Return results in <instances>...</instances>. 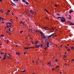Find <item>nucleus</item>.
<instances>
[{"label": "nucleus", "instance_id": "obj_1", "mask_svg": "<svg viewBox=\"0 0 74 74\" xmlns=\"http://www.w3.org/2000/svg\"><path fill=\"white\" fill-rule=\"evenodd\" d=\"M61 22H66V19H65V18L63 17L61 18Z\"/></svg>", "mask_w": 74, "mask_h": 74}, {"label": "nucleus", "instance_id": "obj_2", "mask_svg": "<svg viewBox=\"0 0 74 74\" xmlns=\"http://www.w3.org/2000/svg\"><path fill=\"white\" fill-rule=\"evenodd\" d=\"M49 42L48 41H47V47H46L45 48V49H48V47H49Z\"/></svg>", "mask_w": 74, "mask_h": 74}, {"label": "nucleus", "instance_id": "obj_3", "mask_svg": "<svg viewBox=\"0 0 74 74\" xmlns=\"http://www.w3.org/2000/svg\"><path fill=\"white\" fill-rule=\"evenodd\" d=\"M43 29H45V30H48V29H49V28H48V27H43Z\"/></svg>", "mask_w": 74, "mask_h": 74}, {"label": "nucleus", "instance_id": "obj_4", "mask_svg": "<svg viewBox=\"0 0 74 74\" xmlns=\"http://www.w3.org/2000/svg\"><path fill=\"white\" fill-rule=\"evenodd\" d=\"M41 36H42V38H43L44 39V38L46 37L44 36V35L43 34H41Z\"/></svg>", "mask_w": 74, "mask_h": 74}, {"label": "nucleus", "instance_id": "obj_5", "mask_svg": "<svg viewBox=\"0 0 74 74\" xmlns=\"http://www.w3.org/2000/svg\"><path fill=\"white\" fill-rule=\"evenodd\" d=\"M30 12L32 14H34V11L31 10H30Z\"/></svg>", "mask_w": 74, "mask_h": 74}, {"label": "nucleus", "instance_id": "obj_6", "mask_svg": "<svg viewBox=\"0 0 74 74\" xmlns=\"http://www.w3.org/2000/svg\"><path fill=\"white\" fill-rule=\"evenodd\" d=\"M68 23H69V25H74V24L73 23H71V22L70 21H68Z\"/></svg>", "mask_w": 74, "mask_h": 74}, {"label": "nucleus", "instance_id": "obj_7", "mask_svg": "<svg viewBox=\"0 0 74 74\" xmlns=\"http://www.w3.org/2000/svg\"><path fill=\"white\" fill-rule=\"evenodd\" d=\"M43 44L42 43L41 45H39V47H40L41 48H42L43 47Z\"/></svg>", "mask_w": 74, "mask_h": 74}, {"label": "nucleus", "instance_id": "obj_8", "mask_svg": "<svg viewBox=\"0 0 74 74\" xmlns=\"http://www.w3.org/2000/svg\"><path fill=\"white\" fill-rule=\"evenodd\" d=\"M53 34L51 35H50V36H49L48 37V38H51L52 36H53Z\"/></svg>", "mask_w": 74, "mask_h": 74}, {"label": "nucleus", "instance_id": "obj_9", "mask_svg": "<svg viewBox=\"0 0 74 74\" xmlns=\"http://www.w3.org/2000/svg\"><path fill=\"white\" fill-rule=\"evenodd\" d=\"M55 6L56 7H59V5H55Z\"/></svg>", "mask_w": 74, "mask_h": 74}, {"label": "nucleus", "instance_id": "obj_10", "mask_svg": "<svg viewBox=\"0 0 74 74\" xmlns=\"http://www.w3.org/2000/svg\"><path fill=\"white\" fill-rule=\"evenodd\" d=\"M40 47V45H36V46L35 47V48H38V47Z\"/></svg>", "mask_w": 74, "mask_h": 74}, {"label": "nucleus", "instance_id": "obj_11", "mask_svg": "<svg viewBox=\"0 0 74 74\" xmlns=\"http://www.w3.org/2000/svg\"><path fill=\"white\" fill-rule=\"evenodd\" d=\"M73 12V10H70L69 11V13H70V14H71V13Z\"/></svg>", "mask_w": 74, "mask_h": 74}, {"label": "nucleus", "instance_id": "obj_12", "mask_svg": "<svg viewBox=\"0 0 74 74\" xmlns=\"http://www.w3.org/2000/svg\"><path fill=\"white\" fill-rule=\"evenodd\" d=\"M55 30V28H51V29H49V30Z\"/></svg>", "mask_w": 74, "mask_h": 74}, {"label": "nucleus", "instance_id": "obj_13", "mask_svg": "<svg viewBox=\"0 0 74 74\" xmlns=\"http://www.w3.org/2000/svg\"><path fill=\"white\" fill-rule=\"evenodd\" d=\"M24 49H27L28 47H24Z\"/></svg>", "mask_w": 74, "mask_h": 74}, {"label": "nucleus", "instance_id": "obj_14", "mask_svg": "<svg viewBox=\"0 0 74 74\" xmlns=\"http://www.w3.org/2000/svg\"><path fill=\"white\" fill-rule=\"evenodd\" d=\"M5 14H6V15H7L9 14V13L8 12H7L6 13H5Z\"/></svg>", "mask_w": 74, "mask_h": 74}, {"label": "nucleus", "instance_id": "obj_15", "mask_svg": "<svg viewBox=\"0 0 74 74\" xmlns=\"http://www.w3.org/2000/svg\"><path fill=\"white\" fill-rule=\"evenodd\" d=\"M22 1L24 3H26V0H23Z\"/></svg>", "mask_w": 74, "mask_h": 74}, {"label": "nucleus", "instance_id": "obj_16", "mask_svg": "<svg viewBox=\"0 0 74 74\" xmlns=\"http://www.w3.org/2000/svg\"><path fill=\"white\" fill-rule=\"evenodd\" d=\"M25 4H27V5H29V3H28L27 2H26L25 3Z\"/></svg>", "mask_w": 74, "mask_h": 74}, {"label": "nucleus", "instance_id": "obj_17", "mask_svg": "<svg viewBox=\"0 0 74 74\" xmlns=\"http://www.w3.org/2000/svg\"><path fill=\"white\" fill-rule=\"evenodd\" d=\"M38 42L37 41H36L35 42V43H36V44H38Z\"/></svg>", "mask_w": 74, "mask_h": 74}, {"label": "nucleus", "instance_id": "obj_18", "mask_svg": "<svg viewBox=\"0 0 74 74\" xmlns=\"http://www.w3.org/2000/svg\"><path fill=\"white\" fill-rule=\"evenodd\" d=\"M11 3H12V4H13L14 5H15V3H13L12 2H11Z\"/></svg>", "mask_w": 74, "mask_h": 74}, {"label": "nucleus", "instance_id": "obj_19", "mask_svg": "<svg viewBox=\"0 0 74 74\" xmlns=\"http://www.w3.org/2000/svg\"><path fill=\"white\" fill-rule=\"evenodd\" d=\"M5 58H6V57H4L3 58V60H5Z\"/></svg>", "mask_w": 74, "mask_h": 74}, {"label": "nucleus", "instance_id": "obj_20", "mask_svg": "<svg viewBox=\"0 0 74 74\" xmlns=\"http://www.w3.org/2000/svg\"><path fill=\"white\" fill-rule=\"evenodd\" d=\"M66 56L65 55H64V56H63L64 58H66Z\"/></svg>", "mask_w": 74, "mask_h": 74}, {"label": "nucleus", "instance_id": "obj_21", "mask_svg": "<svg viewBox=\"0 0 74 74\" xmlns=\"http://www.w3.org/2000/svg\"><path fill=\"white\" fill-rule=\"evenodd\" d=\"M26 71V70L25 69L24 71H23V73H25Z\"/></svg>", "mask_w": 74, "mask_h": 74}, {"label": "nucleus", "instance_id": "obj_22", "mask_svg": "<svg viewBox=\"0 0 74 74\" xmlns=\"http://www.w3.org/2000/svg\"><path fill=\"white\" fill-rule=\"evenodd\" d=\"M13 1H19V0H13Z\"/></svg>", "mask_w": 74, "mask_h": 74}, {"label": "nucleus", "instance_id": "obj_23", "mask_svg": "<svg viewBox=\"0 0 74 74\" xmlns=\"http://www.w3.org/2000/svg\"><path fill=\"white\" fill-rule=\"evenodd\" d=\"M25 11L26 12V14H27V13L28 12V10H25Z\"/></svg>", "mask_w": 74, "mask_h": 74}, {"label": "nucleus", "instance_id": "obj_24", "mask_svg": "<svg viewBox=\"0 0 74 74\" xmlns=\"http://www.w3.org/2000/svg\"><path fill=\"white\" fill-rule=\"evenodd\" d=\"M4 19V18H1V17H0V19Z\"/></svg>", "mask_w": 74, "mask_h": 74}, {"label": "nucleus", "instance_id": "obj_25", "mask_svg": "<svg viewBox=\"0 0 74 74\" xmlns=\"http://www.w3.org/2000/svg\"><path fill=\"white\" fill-rule=\"evenodd\" d=\"M45 11H46L48 13H49L48 12V11H47V10L45 9Z\"/></svg>", "mask_w": 74, "mask_h": 74}, {"label": "nucleus", "instance_id": "obj_26", "mask_svg": "<svg viewBox=\"0 0 74 74\" xmlns=\"http://www.w3.org/2000/svg\"><path fill=\"white\" fill-rule=\"evenodd\" d=\"M8 24H9L10 25H11V23L9 22Z\"/></svg>", "mask_w": 74, "mask_h": 74}, {"label": "nucleus", "instance_id": "obj_27", "mask_svg": "<svg viewBox=\"0 0 74 74\" xmlns=\"http://www.w3.org/2000/svg\"><path fill=\"white\" fill-rule=\"evenodd\" d=\"M71 48V49H74V47L73 46H72Z\"/></svg>", "mask_w": 74, "mask_h": 74}, {"label": "nucleus", "instance_id": "obj_28", "mask_svg": "<svg viewBox=\"0 0 74 74\" xmlns=\"http://www.w3.org/2000/svg\"><path fill=\"white\" fill-rule=\"evenodd\" d=\"M22 32H23V31H21L20 32V33H21V34H22Z\"/></svg>", "mask_w": 74, "mask_h": 74}, {"label": "nucleus", "instance_id": "obj_29", "mask_svg": "<svg viewBox=\"0 0 74 74\" xmlns=\"http://www.w3.org/2000/svg\"><path fill=\"white\" fill-rule=\"evenodd\" d=\"M48 64H50V66H51V63H50V62L48 63Z\"/></svg>", "mask_w": 74, "mask_h": 74}, {"label": "nucleus", "instance_id": "obj_30", "mask_svg": "<svg viewBox=\"0 0 74 74\" xmlns=\"http://www.w3.org/2000/svg\"><path fill=\"white\" fill-rule=\"evenodd\" d=\"M55 62H57L58 61V60H57V59H56L55 60Z\"/></svg>", "mask_w": 74, "mask_h": 74}, {"label": "nucleus", "instance_id": "obj_31", "mask_svg": "<svg viewBox=\"0 0 74 74\" xmlns=\"http://www.w3.org/2000/svg\"><path fill=\"white\" fill-rule=\"evenodd\" d=\"M4 54H5V55L4 56H6V57H7V56H6V54H5V53H4Z\"/></svg>", "mask_w": 74, "mask_h": 74}, {"label": "nucleus", "instance_id": "obj_32", "mask_svg": "<svg viewBox=\"0 0 74 74\" xmlns=\"http://www.w3.org/2000/svg\"><path fill=\"white\" fill-rule=\"evenodd\" d=\"M3 36H4V35H1V37H3Z\"/></svg>", "mask_w": 74, "mask_h": 74}, {"label": "nucleus", "instance_id": "obj_33", "mask_svg": "<svg viewBox=\"0 0 74 74\" xmlns=\"http://www.w3.org/2000/svg\"><path fill=\"white\" fill-rule=\"evenodd\" d=\"M22 23L24 25V23H23L22 21H21V23H20L21 24Z\"/></svg>", "mask_w": 74, "mask_h": 74}, {"label": "nucleus", "instance_id": "obj_34", "mask_svg": "<svg viewBox=\"0 0 74 74\" xmlns=\"http://www.w3.org/2000/svg\"><path fill=\"white\" fill-rule=\"evenodd\" d=\"M26 53H27V52H25L24 53V55H25Z\"/></svg>", "mask_w": 74, "mask_h": 74}, {"label": "nucleus", "instance_id": "obj_35", "mask_svg": "<svg viewBox=\"0 0 74 74\" xmlns=\"http://www.w3.org/2000/svg\"><path fill=\"white\" fill-rule=\"evenodd\" d=\"M30 48H32V47H28V49H30Z\"/></svg>", "mask_w": 74, "mask_h": 74}, {"label": "nucleus", "instance_id": "obj_36", "mask_svg": "<svg viewBox=\"0 0 74 74\" xmlns=\"http://www.w3.org/2000/svg\"><path fill=\"white\" fill-rule=\"evenodd\" d=\"M67 51H70V49H67Z\"/></svg>", "mask_w": 74, "mask_h": 74}, {"label": "nucleus", "instance_id": "obj_37", "mask_svg": "<svg viewBox=\"0 0 74 74\" xmlns=\"http://www.w3.org/2000/svg\"><path fill=\"white\" fill-rule=\"evenodd\" d=\"M6 58H7V59H8V58H9V57L7 56V57H6Z\"/></svg>", "mask_w": 74, "mask_h": 74}, {"label": "nucleus", "instance_id": "obj_38", "mask_svg": "<svg viewBox=\"0 0 74 74\" xmlns=\"http://www.w3.org/2000/svg\"><path fill=\"white\" fill-rule=\"evenodd\" d=\"M1 12H3V11L2 10H1Z\"/></svg>", "mask_w": 74, "mask_h": 74}, {"label": "nucleus", "instance_id": "obj_39", "mask_svg": "<svg viewBox=\"0 0 74 74\" xmlns=\"http://www.w3.org/2000/svg\"><path fill=\"white\" fill-rule=\"evenodd\" d=\"M58 18H60V19H62V17H59Z\"/></svg>", "mask_w": 74, "mask_h": 74}, {"label": "nucleus", "instance_id": "obj_40", "mask_svg": "<svg viewBox=\"0 0 74 74\" xmlns=\"http://www.w3.org/2000/svg\"><path fill=\"white\" fill-rule=\"evenodd\" d=\"M20 54V53H17L18 55H19Z\"/></svg>", "mask_w": 74, "mask_h": 74}, {"label": "nucleus", "instance_id": "obj_41", "mask_svg": "<svg viewBox=\"0 0 74 74\" xmlns=\"http://www.w3.org/2000/svg\"><path fill=\"white\" fill-rule=\"evenodd\" d=\"M58 67H59V66H57L56 67V68H57Z\"/></svg>", "mask_w": 74, "mask_h": 74}, {"label": "nucleus", "instance_id": "obj_42", "mask_svg": "<svg viewBox=\"0 0 74 74\" xmlns=\"http://www.w3.org/2000/svg\"><path fill=\"white\" fill-rule=\"evenodd\" d=\"M64 64H65V66H66V65H67V63H64Z\"/></svg>", "mask_w": 74, "mask_h": 74}, {"label": "nucleus", "instance_id": "obj_43", "mask_svg": "<svg viewBox=\"0 0 74 74\" xmlns=\"http://www.w3.org/2000/svg\"><path fill=\"white\" fill-rule=\"evenodd\" d=\"M74 61V59H72V62H73V61Z\"/></svg>", "mask_w": 74, "mask_h": 74}, {"label": "nucleus", "instance_id": "obj_44", "mask_svg": "<svg viewBox=\"0 0 74 74\" xmlns=\"http://www.w3.org/2000/svg\"><path fill=\"white\" fill-rule=\"evenodd\" d=\"M40 33H41V34H43L42 32H40Z\"/></svg>", "mask_w": 74, "mask_h": 74}, {"label": "nucleus", "instance_id": "obj_45", "mask_svg": "<svg viewBox=\"0 0 74 74\" xmlns=\"http://www.w3.org/2000/svg\"><path fill=\"white\" fill-rule=\"evenodd\" d=\"M1 55H2V54H4V53H2L1 52Z\"/></svg>", "mask_w": 74, "mask_h": 74}, {"label": "nucleus", "instance_id": "obj_46", "mask_svg": "<svg viewBox=\"0 0 74 74\" xmlns=\"http://www.w3.org/2000/svg\"><path fill=\"white\" fill-rule=\"evenodd\" d=\"M68 19H71V18H68Z\"/></svg>", "mask_w": 74, "mask_h": 74}, {"label": "nucleus", "instance_id": "obj_47", "mask_svg": "<svg viewBox=\"0 0 74 74\" xmlns=\"http://www.w3.org/2000/svg\"><path fill=\"white\" fill-rule=\"evenodd\" d=\"M50 42V43H51V44H52V42Z\"/></svg>", "mask_w": 74, "mask_h": 74}, {"label": "nucleus", "instance_id": "obj_48", "mask_svg": "<svg viewBox=\"0 0 74 74\" xmlns=\"http://www.w3.org/2000/svg\"><path fill=\"white\" fill-rule=\"evenodd\" d=\"M65 47L66 48V49H67V48H68L67 47H66V46H65Z\"/></svg>", "mask_w": 74, "mask_h": 74}, {"label": "nucleus", "instance_id": "obj_49", "mask_svg": "<svg viewBox=\"0 0 74 74\" xmlns=\"http://www.w3.org/2000/svg\"><path fill=\"white\" fill-rule=\"evenodd\" d=\"M2 23H4V22H1Z\"/></svg>", "mask_w": 74, "mask_h": 74}, {"label": "nucleus", "instance_id": "obj_50", "mask_svg": "<svg viewBox=\"0 0 74 74\" xmlns=\"http://www.w3.org/2000/svg\"><path fill=\"white\" fill-rule=\"evenodd\" d=\"M6 27H10L9 26H7Z\"/></svg>", "mask_w": 74, "mask_h": 74}, {"label": "nucleus", "instance_id": "obj_51", "mask_svg": "<svg viewBox=\"0 0 74 74\" xmlns=\"http://www.w3.org/2000/svg\"><path fill=\"white\" fill-rule=\"evenodd\" d=\"M53 70H54V69H53H53H52V71H53Z\"/></svg>", "mask_w": 74, "mask_h": 74}, {"label": "nucleus", "instance_id": "obj_52", "mask_svg": "<svg viewBox=\"0 0 74 74\" xmlns=\"http://www.w3.org/2000/svg\"><path fill=\"white\" fill-rule=\"evenodd\" d=\"M8 55H9L10 56V57L11 56H10V54H8Z\"/></svg>", "mask_w": 74, "mask_h": 74}, {"label": "nucleus", "instance_id": "obj_53", "mask_svg": "<svg viewBox=\"0 0 74 74\" xmlns=\"http://www.w3.org/2000/svg\"><path fill=\"white\" fill-rule=\"evenodd\" d=\"M31 32H32H32H33V31H32V29H31Z\"/></svg>", "mask_w": 74, "mask_h": 74}, {"label": "nucleus", "instance_id": "obj_54", "mask_svg": "<svg viewBox=\"0 0 74 74\" xmlns=\"http://www.w3.org/2000/svg\"><path fill=\"white\" fill-rule=\"evenodd\" d=\"M8 12H10V10H8Z\"/></svg>", "mask_w": 74, "mask_h": 74}, {"label": "nucleus", "instance_id": "obj_55", "mask_svg": "<svg viewBox=\"0 0 74 74\" xmlns=\"http://www.w3.org/2000/svg\"><path fill=\"white\" fill-rule=\"evenodd\" d=\"M57 15H60L59 14H57Z\"/></svg>", "mask_w": 74, "mask_h": 74}, {"label": "nucleus", "instance_id": "obj_56", "mask_svg": "<svg viewBox=\"0 0 74 74\" xmlns=\"http://www.w3.org/2000/svg\"><path fill=\"white\" fill-rule=\"evenodd\" d=\"M54 36H55V37H58V36L56 35H55Z\"/></svg>", "mask_w": 74, "mask_h": 74}, {"label": "nucleus", "instance_id": "obj_57", "mask_svg": "<svg viewBox=\"0 0 74 74\" xmlns=\"http://www.w3.org/2000/svg\"><path fill=\"white\" fill-rule=\"evenodd\" d=\"M62 45H61V46H60V47H62Z\"/></svg>", "mask_w": 74, "mask_h": 74}, {"label": "nucleus", "instance_id": "obj_58", "mask_svg": "<svg viewBox=\"0 0 74 74\" xmlns=\"http://www.w3.org/2000/svg\"><path fill=\"white\" fill-rule=\"evenodd\" d=\"M9 34H11V33L10 32V33H9Z\"/></svg>", "mask_w": 74, "mask_h": 74}, {"label": "nucleus", "instance_id": "obj_59", "mask_svg": "<svg viewBox=\"0 0 74 74\" xmlns=\"http://www.w3.org/2000/svg\"><path fill=\"white\" fill-rule=\"evenodd\" d=\"M16 47H18V45H16Z\"/></svg>", "mask_w": 74, "mask_h": 74}, {"label": "nucleus", "instance_id": "obj_60", "mask_svg": "<svg viewBox=\"0 0 74 74\" xmlns=\"http://www.w3.org/2000/svg\"><path fill=\"white\" fill-rule=\"evenodd\" d=\"M67 45H68V46H69V44H67Z\"/></svg>", "mask_w": 74, "mask_h": 74}, {"label": "nucleus", "instance_id": "obj_61", "mask_svg": "<svg viewBox=\"0 0 74 74\" xmlns=\"http://www.w3.org/2000/svg\"><path fill=\"white\" fill-rule=\"evenodd\" d=\"M9 30H11V28H10L9 29Z\"/></svg>", "mask_w": 74, "mask_h": 74}, {"label": "nucleus", "instance_id": "obj_62", "mask_svg": "<svg viewBox=\"0 0 74 74\" xmlns=\"http://www.w3.org/2000/svg\"><path fill=\"white\" fill-rule=\"evenodd\" d=\"M13 14H14V13H12V15H13Z\"/></svg>", "mask_w": 74, "mask_h": 74}, {"label": "nucleus", "instance_id": "obj_63", "mask_svg": "<svg viewBox=\"0 0 74 74\" xmlns=\"http://www.w3.org/2000/svg\"><path fill=\"white\" fill-rule=\"evenodd\" d=\"M69 16L70 17H71V15H69Z\"/></svg>", "mask_w": 74, "mask_h": 74}, {"label": "nucleus", "instance_id": "obj_64", "mask_svg": "<svg viewBox=\"0 0 74 74\" xmlns=\"http://www.w3.org/2000/svg\"><path fill=\"white\" fill-rule=\"evenodd\" d=\"M66 52H65V55H66Z\"/></svg>", "mask_w": 74, "mask_h": 74}]
</instances>
